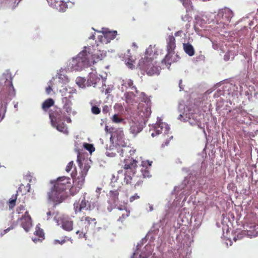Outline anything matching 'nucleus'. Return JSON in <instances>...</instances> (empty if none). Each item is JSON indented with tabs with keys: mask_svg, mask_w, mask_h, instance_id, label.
<instances>
[{
	"mask_svg": "<svg viewBox=\"0 0 258 258\" xmlns=\"http://www.w3.org/2000/svg\"><path fill=\"white\" fill-rule=\"evenodd\" d=\"M76 175V171L75 172H73L72 173H71V176L73 178L74 176H75Z\"/></svg>",
	"mask_w": 258,
	"mask_h": 258,
	"instance_id": "3c124183",
	"label": "nucleus"
},
{
	"mask_svg": "<svg viewBox=\"0 0 258 258\" xmlns=\"http://www.w3.org/2000/svg\"><path fill=\"white\" fill-rule=\"evenodd\" d=\"M33 240L35 241V240H37V239H33Z\"/></svg>",
	"mask_w": 258,
	"mask_h": 258,
	"instance_id": "13d9d810",
	"label": "nucleus"
},
{
	"mask_svg": "<svg viewBox=\"0 0 258 258\" xmlns=\"http://www.w3.org/2000/svg\"><path fill=\"white\" fill-rule=\"evenodd\" d=\"M131 211L126 205L118 206L115 210V214L118 217L117 221L121 223H123L130 215Z\"/></svg>",
	"mask_w": 258,
	"mask_h": 258,
	"instance_id": "6e6552de",
	"label": "nucleus"
},
{
	"mask_svg": "<svg viewBox=\"0 0 258 258\" xmlns=\"http://www.w3.org/2000/svg\"><path fill=\"white\" fill-rule=\"evenodd\" d=\"M183 5H184L185 7L188 6V4L185 2V1H183Z\"/></svg>",
	"mask_w": 258,
	"mask_h": 258,
	"instance_id": "603ef678",
	"label": "nucleus"
},
{
	"mask_svg": "<svg viewBox=\"0 0 258 258\" xmlns=\"http://www.w3.org/2000/svg\"><path fill=\"white\" fill-rule=\"evenodd\" d=\"M7 83H8V84H7L6 85H8L9 86L10 91L11 90L14 91V86L13 85L12 80L8 81L7 82Z\"/></svg>",
	"mask_w": 258,
	"mask_h": 258,
	"instance_id": "37998d69",
	"label": "nucleus"
},
{
	"mask_svg": "<svg viewBox=\"0 0 258 258\" xmlns=\"http://www.w3.org/2000/svg\"><path fill=\"white\" fill-rule=\"evenodd\" d=\"M18 194H16L15 195H13L11 199L9 202V206L10 209H12L16 206V200L17 199Z\"/></svg>",
	"mask_w": 258,
	"mask_h": 258,
	"instance_id": "c756f323",
	"label": "nucleus"
},
{
	"mask_svg": "<svg viewBox=\"0 0 258 258\" xmlns=\"http://www.w3.org/2000/svg\"><path fill=\"white\" fill-rule=\"evenodd\" d=\"M77 161L78 162L80 168L82 169L80 175L74 180L75 185L77 186L78 188V190H79L84 184L85 178L87 174L90 166L87 164L85 165L83 168L82 167L83 165L81 162L80 153H79L77 155Z\"/></svg>",
	"mask_w": 258,
	"mask_h": 258,
	"instance_id": "39448f33",
	"label": "nucleus"
},
{
	"mask_svg": "<svg viewBox=\"0 0 258 258\" xmlns=\"http://www.w3.org/2000/svg\"><path fill=\"white\" fill-rule=\"evenodd\" d=\"M116 151L113 150L112 146H110L109 149H107L105 154L107 156L113 157L116 156Z\"/></svg>",
	"mask_w": 258,
	"mask_h": 258,
	"instance_id": "7c9ffc66",
	"label": "nucleus"
},
{
	"mask_svg": "<svg viewBox=\"0 0 258 258\" xmlns=\"http://www.w3.org/2000/svg\"><path fill=\"white\" fill-rule=\"evenodd\" d=\"M233 16L232 11L229 8H224L220 9L217 14V19L223 23L229 22Z\"/></svg>",
	"mask_w": 258,
	"mask_h": 258,
	"instance_id": "9b49d317",
	"label": "nucleus"
},
{
	"mask_svg": "<svg viewBox=\"0 0 258 258\" xmlns=\"http://www.w3.org/2000/svg\"><path fill=\"white\" fill-rule=\"evenodd\" d=\"M25 210V206L24 205H20L18 207L17 209V211L18 213H20L21 211H24Z\"/></svg>",
	"mask_w": 258,
	"mask_h": 258,
	"instance_id": "a18cd8bd",
	"label": "nucleus"
},
{
	"mask_svg": "<svg viewBox=\"0 0 258 258\" xmlns=\"http://www.w3.org/2000/svg\"><path fill=\"white\" fill-rule=\"evenodd\" d=\"M71 121V118H69V119L67 120V121Z\"/></svg>",
	"mask_w": 258,
	"mask_h": 258,
	"instance_id": "5fc2aeb1",
	"label": "nucleus"
},
{
	"mask_svg": "<svg viewBox=\"0 0 258 258\" xmlns=\"http://www.w3.org/2000/svg\"><path fill=\"white\" fill-rule=\"evenodd\" d=\"M174 52H167L165 58L163 59L162 61L165 64L170 65L172 63L176 61L175 59H172V55Z\"/></svg>",
	"mask_w": 258,
	"mask_h": 258,
	"instance_id": "cd10ccee",
	"label": "nucleus"
},
{
	"mask_svg": "<svg viewBox=\"0 0 258 258\" xmlns=\"http://www.w3.org/2000/svg\"><path fill=\"white\" fill-rule=\"evenodd\" d=\"M49 116L51 124H55L56 122H61L63 120V117L60 109H57L53 112L50 113Z\"/></svg>",
	"mask_w": 258,
	"mask_h": 258,
	"instance_id": "a211bd4d",
	"label": "nucleus"
},
{
	"mask_svg": "<svg viewBox=\"0 0 258 258\" xmlns=\"http://www.w3.org/2000/svg\"><path fill=\"white\" fill-rule=\"evenodd\" d=\"M100 81V78L94 74H90L88 78V82L90 85H95Z\"/></svg>",
	"mask_w": 258,
	"mask_h": 258,
	"instance_id": "c85d7f7f",
	"label": "nucleus"
},
{
	"mask_svg": "<svg viewBox=\"0 0 258 258\" xmlns=\"http://www.w3.org/2000/svg\"><path fill=\"white\" fill-rule=\"evenodd\" d=\"M71 95H69V97H65L62 99V101L63 103V108L68 113H70L72 111V103L71 100Z\"/></svg>",
	"mask_w": 258,
	"mask_h": 258,
	"instance_id": "412c9836",
	"label": "nucleus"
},
{
	"mask_svg": "<svg viewBox=\"0 0 258 258\" xmlns=\"http://www.w3.org/2000/svg\"><path fill=\"white\" fill-rule=\"evenodd\" d=\"M104 38L106 39V42H109L111 40L115 38L117 35V31H107L103 33Z\"/></svg>",
	"mask_w": 258,
	"mask_h": 258,
	"instance_id": "a878e982",
	"label": "nucleus"
},
{
	"mask_svg": "<svg viewBox=\"0 0 258 258\" xmlns=\"http://www.w3.org/2000/svg\"><path fill=\"white\" fill-rule=\"evenodd\" d=\"M138 161L133 157H128L123 161V169L125 173H136L138 167Z\"/></svg>",
	"mask_w": 258,
	"mask_h": 258,
	"instance_id": "1a4fd4ad",
	"label": "nucleus"
},
{
	"mask_svg": "<svg viewBox=\"0 0 258 258\" xmlns=\"http://www.w3.org/2000/svg\"><path fill=\"white\" fill-rule=\"evenodd\" d=\"M153 162L149 160L142 161L141 164V172L143 178V180L146 177H149L151 176L150 174V170Z\"/></svg>",
	"mask_w": 258,
	"mask_h": 258,
	"instance_id": "ddd939ff",
	"label": "nucleus"
},
{
	"mask_svg": "<svg viewBox=\"0 0 258 258\" xmlns=\"http://www.w3.org/2000/svg\"><path fill=\"white\" fill-rule=\"evenodd\" d=\"M52 183H53V187L62 194H63L65 190L67 189L71 188V191L73 189V187L71 183V179L69 177H59Z\"/></svg>",
	"mask_w": 258,
	"mask_h": 258,
	"instance_id": "20e7f679",
	"label": "nucleus"
},
{
	"mask_svg": "<svg viewBox=\"0 0 258 258\" xmlns=\"http://www.w3.org/2000/svg\"><path fill=\"white\" fill-rule=\"evenodd\" d=\"M89 213L90 212H83L79 216V224L80 227H84L86 231L88 230L91 225H95L97 224L96 218L91 217Z\"/></svg>",
	"mask_w": 258,
	"mask_h": 258,
	"instance_id": "423d86ee",
	"label": "nucleus"
},
{
	"mask_svg": "<svg viewBox=\"0 0 258 258\" xmlns=\"http://www.w3.org/2000/svg\"><path fill=\"white\" fill-rule=\"evenodd\" d=\"M73 240L72 239L71 237H69L67 236H64L60 238L59 239H55L53 240V244H60L62 245L64 243L68 242L71 241V243L73 242Z\"/></svg>",
	"mask_w": 258,
	"mask_h": 258,
	"instance_id": "393cba45",
	"label": "nucleus"
},
{
	"mask_svg": "<svg viewBox=\"0 0 258 258\" xmlns=\"http://www.w3.org/2000/svg\"><path fill=\"white\" fill-rule=\"evenodd\" d=\"M166 51L174 52L176 48L175 39L173 35H169L166 39Z\"/></svg>",
	"mask_w": 258,
	"mask_h": 258,
	"instance_id": "aec40b11",
	"label": "nucleus"
},
{
	"mask_svg": "<svg viewBox=\"0 0 258 258\" xmlns=\"http://www.w3.org/2000/svg\"><path fill=\"white\" fill-rule=\"evenodd\" d=\"M54 101L52 98H48L45 100L42 104V109L46 111L49 108L54 105Z\"/></svg>",
	"mask_w": 258,
	"mask_h": 258,
	"instance_id": "bb28decb",
	"label": "nucleus"
},
{
	"mask_svg": "<svg viewBox=\"0 0 258 258\" xmlns=\"http://www.w3.org/2000/svg\"><path fill=\"white\" fill-rule=\"evenodd\" d=\"M109 194L108 202L112 207V208H115L117 206L119 200V191L118 189L111 190Z\"/></svg>",
	"mask_w": 258,
	"mask_h": 258,
	"instance_id": "6ab92c4d",
	"label": "nucleus"
},
{
	"mask_svg": "<svg viewBox=\"0 0 258 258\" xmlns=\"http://www.w3.org/2000/svg\"><path fill=\"white\" fill-rule=\"evenodd\" d=\"M34 234L38 237V240L40 239L39 238H43L44 237V232L43 230L39 228L36 229Z\"/></svg>",
	"mask_w": 258,
	"mask_h": 258,
	"instance_id": "473e14b6",
	"label": "nucleus"
},
{
	"mask_svg": "<svg viewBox=\"0 0 258 258\" xmlns=\"http://www.w3.org/2000/svg\"><path fill=\"white\" fill-rule=\"evenodd\" d=\"M124 85L125 86H127L129 88L131 89L135 88V87L134 86V82L133 81L131 80H127L125 83Z\"/></svg>",
	"mask_w": 258,
	"mask_h": 258,
	"instance_id": "e433bc0d",
	"label": "nucleus"
},
{
	"mask_svg": "<svg viewBox=\"0 0 258 258\" xmlns=\"http://www.w3.org/2000/svg\"><path fill=\"white\" fill-rule=\"evenodd\" d=\"M151 113V107L149 106L146 107L145 110L144 111V114L145 116L146 117H147L150 115Z\"/></svg>",
	"mask_w": 258,
	"mask_h": 258,
	"instance_id": "4c0bfd02",
	"label": "nucleus"
},
{
	"mask_svg": "<svg viewBox=\"0 0 258 258\" xmlns=\"http://www.w3.org/2000/svg\"><path fill=\"white\" fill-rule=\"evenodd\" d=\"M49 5L59 12H64L67 8V4L62 0H47Z\"/></svg>",
	"mask_w": 258,
	"mask_h": 258,
	"instance_id": "f3484780",
	"label": "nucleus"
},
{
	"mask_svg": "<svg viewBox=\"0 0 258 258\" xmlns=\"http://www.w3.org/2000/svg\"><path fill=\"white\" fill-rule=\"evenodd\" d=\"M139 66L148 76L158 75L160 74V68L151 57L147 56L142 58L140 60Z\"/></svg>",
	"mask_w": 258,
	"mask_h": 258,
	"instance_id": "f03ea898",
	"label": "nucleus"
},
{
	"mask_svg": "<svg viewBox=\"0 0 258 258\" xmlns=\"http://www.w3.org/2000/svg\"><path fill=\"white\" fill-rule=\"evenodd\" d=\"M51 90H52V88L50 86H49L48 87H47L46 88V92L47 94H50Z\"/></svg>",
	"mask_w": 258,
	"mask_h": 258,
	"instance_id": "de8ad7c7",
	"label": "nucleus"
},
{
	"mask_svg": "<svg viewBox=\"0 0 258 258\" xmlns=\"http://www.w3.org/2000/svg\"><path fill=\"white\" fill-rule=\"evenodd\" d=\"M91 111L94 114H98L100 112V108L96 106H93L91 108Z\"/></svg>",
	"mask_w": 258,
	"mask_h": 258,
	"instance_id": "58836bf2",
	"label": "nucleus"
},
{
	"mask_svg": "<svg viewBox=\"0 0 258 258\" xmlns=\"http://www.w3.org/2000/svg\"><path fill=\"white\" fill-rule=\"evenodd\" d=\"M14 228V225H11L10 227H8L6 229L3 230V231L1 233V236H3L4 235L6 234L7 232L10 231L11 230H12Z\"/></svg>",
	"mask_w": 258,
	"mask_h": 258,
	"instance_id": "ea45409f",
	"label": "nucleus"
},
{
	"mask_svg": "<svg viewBox=\"0 0 258 258\" xmlns=\"http://www.w3.org/2000/svg\"><path fill=\"white\" fill-rule=\"evenodd\" d=\"M103 58V55L99 52L90 55L86 50H83L80 52L76 57L72 60V65L76 64L78 68H82L89 64L91 62L94 63L96 61L101 60Z\"/></svg>",
	"mask_w": 258,
	"mask_h": 258,
	"instance_id": "f257e3e1",
	"label": "nucleus"
},
{
	"mask_svg": "<svg viewBox=\"0 0 258 258\" xmlns=\"http://www.w3.org/2000/svg\"><path fill=\"white\" fill-rule=\"evenodd\" d=\"M183 48L185 52L189 56H192L195 54V51L191 44L188 43H183Z\"/></svg>",
	"mask_w": 258,
	"mask_h": 258,
	"instance_id": "5701e85b",
	"label": "nucleus"
},
{
	"mask_svg": "<svg viewBox=\"0 0 258 258\" xmlns=\"http://www.w3.org/2000/svg\"><path fill=\"white\" fill-rule=\"evenodd\" d=\"M74 210L75 214H82L83 212H87L88 211H91L90 205L88 204V201L85 197L82 200L81 202H75L74 204Z\"/></svg>",
	"mask_w": 258,
	"mask_h": 258,
	"instance_id": "9d476101",
	"label": "nucleus"
},
{
	"mask_svg": "<svg viewBox=\"0 0 258 258\" xmlns=\"http://www.w3.org/2000/svg\"><path fill=\"white\" fill-rule=\"evenodd\" d=\"M71 121V118H69V119L67 120V121Z\"/></svg>",
	"mask_w": 258,
	"mask_h": 258,
	"instance_id": "4d7b16f0",
	"label": "nucleus"
},
{
	"mask_svg": "<svg viewBox=\"0 0 258 258\" xmlns=\"http://www.w3.org/2000/svg\"><path fill=\"white\" fill-rule=\"evenodd\" d=\"M110 133H111V140L117 141L119 145L123 146L122 143H123L124 135L122 128H118L114 131H110Z\"/></svg>",
	"mask_w": 258,
	"mask_h": 258,
	"instance_id": "4468645a",
	"label": "nucleus"
},
{
	"mask_svg": "<svg viewBox=\"0 0 258 258\" xmlns=\"http://www.w3.org/2000/svg\"><path fill=\"white\" fill-rule=\"evenodd\" d=\"M30 189V184L29 183H27L26 184H24L22 183L20 184L18 189L17 190V193L20 192L21 193L22 195L26 194L28 192H29Z\"/></svg>",
	"mask_w": 258,
	"mask_h": 258,
	"instance_id": "b1692460",
	"label": "nucleus"
},
{
	"mask_svg": "<svg viewBox=\"0 0 258 258\" xmlns=\"http://www.w3.org/2000/svg\"><path fill=\"white\" fill-rule=\"evenodd\" d=\"M52 126L55 127L57 131L61 132L66 135H68L69 131L67 125L63 121L57 122L55 123V124H51Z\"/></svg>",
	"mask_w": 258,
	"mask_h": 258,
	"instance_id": "4be33fe9",
	"label": "nucleus"
},
{
	"mask_svg": "<svg viewBox=\"0 0 258 258\" xmlns=\"http://www.w3.org/2000/svg\"><path fill=\"white\" fill-rule=\"evenodd\" d=\"M184 34V35H185V34L183 33V31L182 30H179V31H177L175 33V36L176 37H177V36H182V34Z\"/></svg>",
	"mask_w": 258,
	"mask_h": 258,
	"instance_id": "c03bdc74",
	"label": "nucleus"
},
{
	"mask_svg": "<svg viewBox=\"0 0 258 258\" xmlns=\"http://www.w3.org/2000/svg\"><path fill=\"white\" fill-rule=\"evenodd\" d=\"M105 130L106 132H109L110 133V131H114V129L113 128H108V126H106L105 127Z\"/></svg>",
	"mask_w": 258,
	"mask_h": 258,
	"instance_id": "8fccbe9b",
	"label": "nucleus"
},
{
	"mask_svg": "<svg viewBox=\"0 0 258 258\" xmlns=\"http://www.w3.org/2000/svg\"><path fill=\"white\" fill-rule=\"evenodd\" d=\"M111 120L114 123H120L123 120V119L120 118L117 114H115L112 116Z\"/></svg>",
	"mask_w": 258,
	"mask_h": 258,
	"instance_id": "f704fd0d",
	"label": "nucleus"
},
{
	"mask_svg": "<svg viewBox=\"0 0 258 258\" xmlns=\"http://www.w3.org/2000/svg\"><path fill=\"white\" fill-rule=\"evenodd\" d=\"M82 227V230L81 231L78 230L76 232V234H79L80 238H85L86 239H87V237H86L87 231H86L85 230L84 227Z\"/></svg>",
	"mask_w": 258,
	"mask_h": 258,
	"instance_id": "72a5a7b5",
	"label": "nucleus"
},
{
	"mask_svg": "<svg viewBox=\"0 0 258 258\" xmlns=\"http://www.w3.org/2000/svg\"><path fill=\"white\" fill-rule=\"evenodd\" d=\"M21 226L26 231H28L32 226V219L28 211L19 219Z\"/></svg>",
	"mask_w": 258,
	"mask_h": 258,
	"instance_id": "2eb2a0df",
	"label": "nucleus"
},
{
	"mask_svg": "<svg viewBox=\"0 0 258 258\" xmlns=\"http://www.w3.org/2000/svg\"><path fill=\"white\" fill-rule=\"evenodd\" d=\"M124 182L134 189H139L142 187L144 180L141 176L136 175V173H125Z\"/></svg>",
	"mask_w": 258,
	"mask_h": 258,
	"instance_id": "7ed1b4c3",
	"label": "nucleus"
},
{
	"mask_svg": "<svg viewBox=\"0 0 258 258\" xmlns=\"http://www.w3.org/2000/svg\"><path fill=\"white\" fill-rule=\"evenodd\" d=\"M85 147L88 151H90V152L94 151V148L91 144H86Z\"/></svg>",
	"mask_w": 258,
	"mask_h": 258,
	"instance_id": "a19ab883",
	"label": "nucleus"
},
{
	"mask_svg": "<svg viewBox=\"0 0 258 258\" xmlns=\"http://www.w3.org/2000/svg\"><path fill=\"white\" fill-rule=\"evenodd\" d=\"M169 130L170 127L165 122H160L155 126L151 136L154 137L159 134L166 135L168 134Z\"/></svg>",
	"mask_w": 258,
	"mask_h": 258,
	"instance_id": "f8f14e48",
	"label": "nucleus"
},
{
	"mask_svg": "<svg viewBox=\"0 0 258 258\" xmlns=\"http://www.w3.org/2000/svg\"><path fill=\"white\" fill-rule=\"evenodd\" d=\"M112 149L113 150H115L117 151L118 153H119V155L121 157L123 156L124 154V150L121 148L119 146H114L112 145Z\"/></svg>",
	"mask_w": 258,
	"mask_h": 258,
	"instance_id": "2f4dec72",
	"label": "nucleus"
},
{
	"mask_svg": "<svg viewBox=\"0 0 258 258\" xmlns=\"http://www.w3.org/2000/svg\"><path fill=\"white\" fill-rule=\"evenodd\" d=\"M182 117V115H181V114H180V115H179V116L178 118H179V119H180V118L181 117Z\"/></svg>",
	"mask_w": 258,
	"mask_h": 258,
	"instance_id": "864d4df0",
	"label": "nucleus"
},
{
	"mask_svg": "<svg viewBox=\"0 0 258 258\" xmlns=\"http://www.w3.org/2000/svg\"><path fill=\"white\" fill-rule=\"evenodd\" d=\"M71 121V118H69V119L67 120V121Z\"/></svg>",
	"mask_w": 258,
	"mask_h": 258,
	"instance_id": "6e6d98bb",
	"label": "nucleus"
},
{
	"mask_svg": "<svg viewBox=\"0 0 258 258\" xmlns=\"http://www.w3.org/2000/svg\"><path fill=\"white\" fill-rule=\"evenodd\" d=\"M140 198V197L137 194H135L134 196H132L130 198V202H133L135 200H137Z\"/></svg>",
	"mask_w": 258,
	"mask_h": 258,
	"instance_id": "79ce46f5",
	"label": "nucleus"
},
{
	"mask_svg": "<svg viewBox=\"0 0 258 258\" xmlns=\"http://www.w3.org/2000/svg\"><path fill=\"white\" fill-rule=\"evenodd\" d=\"M46 215H47V219H49L51 216V211H48L47 213H46Z\"/></svg>",
	"mask_w": 258,
	"mask_h": 258,
	"instance_id": "09e8293b",
	"label": "nucleus"
},
{
	"mask_svg": "<svg viewBox=\"0 0 258 258\" xmlns=\"http://www.w3.org/2000/svg\"><path fill=\"white\" fill-rule=\"evenodd\" d=\"M152 47H148L146 51V53L147 55H149V56H151L152 55L151 54V51H152Z\"/></svg>",
	"mask_w": 258,
	"mask_h": 258,
	"instance_id": "49530a36",
	"label": "nucleus"
},
{
	"mask_svg": "<svg viewBox=\"0 0 258 258\" xmlns=\"http://www.w3.org/2000/svg\"><path fill=\"white\" fill-rule=\"evenodd\" d=\"M47 199L48 203H52L53 206L55 207L63 201L64 194L52 187L51 190L47 193Z\"/></svg>",
	"mask_w": 258,
	"mask_h": 258,
	"instance_id": "0eeeda50",
	"label": "nucleus"
},
{
	"mask_svg": "<svg viewBox=\"0 0 258 258\" xmlns=\"http://www.w3.org/2000/svg\"><path fill=\"white\" fill-rule=\"evenodd\" d=\"M73 167H74L75 168V170H76V167L75 166V165L74 164L73 161H71L67 165V167L66 168V171L67 172H70L72 170V169Z\"/></svg>",
	"mask_w": 258,
	"mask_h": 258,
	"instance_id": "c9c22d12",
	"label": "nucleus"
},
{
	"mask_svg": "<svg viewBox=\"0 0 258 258\" xmlns=\"http://www.w3.org/2000/svg\"><path fill=\"white\" fill-rule=\"evenodd\" d=\"M59 222L63 230L71 231L73 229V221L70 218L62 216L60 218Z\"/></svg>",
	"mask_w": 258,
	"mask_h": 258,
	"instance_id": "dca6fc26",
	"label": "nucleus"
}]
</instances>
